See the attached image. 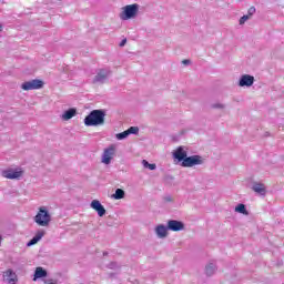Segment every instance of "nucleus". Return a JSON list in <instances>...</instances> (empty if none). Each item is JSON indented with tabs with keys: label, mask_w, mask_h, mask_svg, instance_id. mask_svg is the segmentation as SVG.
I'll return each mask as SVG.
<instances>
[{
	"label": "nucleus",
	"mask_w": 284,
	"mask_h": 284,
	"mask_svg": "<svg viewBox=\"0 0 284 284\" xmlns=\"http://www.w3.org/2000/svg\"><path fill=\"white\" fill-rule=\"evenodd\" d=\"M105 123V112L103 110H93L84 119L87 126L103 125Z\"/></svg>",
	"instance_id": "obj_1"
},
{
	"label": "nucleus",
	"mask_w": 284,
	"mask_h": 284,
	"mask_svg": "<svg viewBox=\"0 0 284 284\" xmlns=\"http://www.w3.org/2000/svg\"><path fill=\"white\" fill-rule=\"evenodd\" d=\"M52 217L45 207H40L38 214L34 217V222L40 225V227H48L50 225Z\"/></svg>",
	"instance_id": "obj_2"
},
{
	"label": "nucleus",
	"mask_w": 284,
	"mask_h": 284,
	"mask_svg": "<svg viewBox=\"0 0 284 284\" xmlns=\"http://www.w3.org/2000/svg\"><path fill=\"white\" fill-rule=\"evenodd\" d=\"M136 14H139V4H128L122 9L120 19H122V21H128L129 19H134Z\"/></svg>",
	"instance_id": "obj_3"
},
{
	"label": "nucleus",
	"mask_w": 284,
	"mask_h": 284,
	"mask_svg": "<svg viewBox=\"0 0 284 284\" xmlns=\"http://www.w3.org/2000/svg\"><path fill=\"white\" fill-rule=\"evenodd\" d=\"M203 159L200 155L186 156L182 162V168H194V165H202Z\"/></svg>",
	"instance_id": "obj_4"
},
{
	"label": "nucleus",
	"mask_w": 284,
	"mask_h": 284,
	"mask_svg": "<svg viewBox=\"0 0 284 284\" xmlns=\"http://www.w3.org/2000/svg\"><path fill=\"white\" fill-rule=\"evenodd\" d=\"M1 174H2L3 179L14 180V179L22 178L23 171L21 169H7V170L2 171Z\"/></svg>",
	"instance_id": "obj_5"
},
{
	"label": "nucleus",
	"mask_w": 284,
	"mask_h": 284,
	"mask_svg": "<svg viewBox=\"0 0 284 284\" xmlns=\"http://www.w3.org/2000/svg\"><path fill=\"white\" fill-rule=\"evenodd\" d=\"M22 90L30 91V90H41L43 88V81L42 80H31L22 83L21 85Z\"/></svg>",
	"instance_id": "obj_6"
},
{
	"label": "nucleus",
	"mask_w": 284,
	"mask_h": 284,
	"mask_svg": "<svg viewBox=\"0 0 284 284\" xmlns=\"http://www.w3.org/2000/svg\"><path fill=\"white\" fill-rule=\"evenodd\" d=\"M116 153V148L114 145H110L106 148L102 155V163L105 165H110L112 159H114V154Z\"/></svg>",
	"instance_id": "obj_7"
},
{
	"label": "nucleus",
	"mask_w": 284,
	"mask_h": 284,
	"mask_svg": "<svg viewBox=\"0 0 284 284\" xmlns=\"http://www.w3.org/2000/svg\"><path fill=\"white\" fill-rule=\"evenodd\" d=\"M108 77H110V70L100 69L93 79V83H105Z\"/></svg>",
	"instance_id": "obj_8"
},
{
	"label": "nucleus",
	"mask_w": 284,
	"mask_h": 284,
	"mask_svg": "<svg viewBox=\"0 0 284 284\" xmlns=\"http://www.w3.org/2000/svg\"><path fill=\"white\" fill-rule=\"evenodd\" d=\"M239 85L241 88H251V85H254V77L250 75V74H244L242 75V78L240 79Z\"/></svg>",
	"instance_id": "obj_9"
},
{
	"label": "nucleus",
	"mask_w": 284,
	"mask_h": 284,
	"mask_svg": "<svg viewBox=\"0 0 284 284\" xmlns=\"http://www.w3.org/2000/svg\"><path fill=\"white\" fill-rule=\"evenodd\" d=\"M185 225L183 222H179L176 220H170L168 222V229L172 232H181V230H184Z\"/></svg>",
	"instance_id": "obj_10"
},
{
	"label": "nucleus",
	"mask_w": 284,
	"mask_h": 284,
	"mask_svg": "<svg viewBox=\"0 0 284 284\" xmlns=\"http://www.w3.org/2000/svg\"><path fill=\"white\" fill-rule=\"evenodd\" d=\"M92 210H95L98 212L99 216H105V207L101 205V202L99 200H93L91 202Z\"/></svg>",
	"instance_id": "obj_11"
},
{
	"label": "nucleus",
	"mask_w": 284,
	"mask_h": 284,
	"mask_svg": "<svg viewBox=\"0 0 284 284\" xmlns=\"http://www.w3.org/2000/svg\"><path fill=\"white\" fill-rule=\"evenodd\" d=\"M3 278L4 281H7V283L9 284H16L17 281H19L17 278V273H14L12 270H7L3 274Z\"/></svg>",
	"instance_id": "obj_12"
},
{
	"label": "nucleus",
	"mask_w": 284,
	"mask_h": 284,
	"mask_svg": "<svg viewBox=\"0 0 284 284\" xmlns=\"http://www.w3.org/2000/svg\"><path fill=\"white\" fill-rule=\"evenodd\" d=\"M173 156L183 163V161L187 159V152L183 150V146H179L173 153Z\"/></svg>",
	"instance_id": "obj_13"
},
{
	"label": "nucleus",
	"mask_w": 284,
	"mask_h": 284,
	"mask_svg": "<svg viewBox=\"0 0 284 284\" xmlns=\"http://www.w3.org/2000/svg\"><path fill=\"white\" fill-rule=\"evenodd\" d=\"M43 236H45V231H38L36 236H33L29 242H28V247L32 246V245H37L41 239H43Z\"/></svg>",
	"instance_id": "obj_14"
},
{
	"label": "nucleus",
	"mask_w": 284,
	"mask_h": 284,
	"mask_svg": "<svg viewBox=\"0 0 284 284\" xmlns=\"http://www.w3.org/2000/svg\"><path fill=\"white\" fill-rule=\"evenodd\" d=\"M253 192L256 194H261L262 196H265V184L255 182L252 186Z\"/></svg>",
	"instance_id": "obj_15"
},
{
	"label": "nucleus",
	"mask_w": 284,
	"mask_h": 284,
	"mask_svg": "<svg viewBox=\"0 0 284 284\" xmlns=\"http://www.w3.org/2000/svg\"><path fill=\"white\" fill-rule=\"evenodd\" d=\"M45 276H48V271L39 266L36 268L33 281H37V278H45Z\"/></svg>",
	"instance_id": "obj_16"
},
{
	"label": "nucleus",
	"mask_w": 284,
	"mask_h": 284,
	"mask_svg": "<svg viewBox=\"0 0 284 284\" xmlns=\"http://www.w3.org/2000/svg\"><path fill=\"white\" fill-rule=\"evenodd\" d=\"M155 232L158 234V236L160 239H165V236H168V227L163 226V225H159L156 229H155Z\"/></svg>",
	"instance_id": "obj_17"
},
{
	"label": "nucleus",
	"mask_w": 284,
	"mask_h": 284,
	"mask_svg": "<svg viewBox=\"0 0 284 284\" xmlns=\"http://www.w3.org/2000/svg\"><path fill=\"white\" fill-rule=\"evenodd\" d=\"M77 115V109H69L68 111L64 112L62 115L63 121H70L73 116Z\"/></svg>",
	"instance_id": "obj_18"
},
{
	"label": "nucleus",
	"mask_w": 284,
	"mask_h": 284,
	"mask_svg": "<svg viewBox=\"0 0 284 284\" xmlns=\"http://www.w3.org/2000/svg\"><path fill=\"white\" fill-rule=\"evenodd\" d=\"M112 199H115V201L125 199V191H123L122 189H116L115 193L112 195Z\"/></svg>",
	"instance_id": "obj_19"
},
{
	"label": "nucleus",
	"mask_w": 284,
	"mask_h": 284,
	"mask_svg": "<svg viewBox=\"0 0 284 284\" xmlns=\"http://www.w3.org/2000/svg\"><path fill=\"white\" fill-rule=\"evenodd\" d=\"M235 212H239V214H244V216H247L250 212H247V209H245V204H239L235 207Z\"/></svg>",
	"instance_id": "obj_20"
},
{
	"label": "nucleus",
	"mask_w": 284,
	"mask_h": 284,
	"mask_svg": "<svg viewBox=\"0 0 284 284\" xmlns=\"http://www.w3.org/2000/svg\"><path fill=\"white\" fill-rule=\"evenodd\" d=\"M128 136H130V133L128 132V130L124 131V132H122V133H118V134H116V139H118L119 141H123V139H128Z\"/></svg>",
	"instance_id": "obj_21"
},
{
	"label": "nucleus",
	"mask_w": 284,
	"mask_h": 284,
	"mask_svg": "<svg viewBox=\"0 0 284 284\" xmlns=\"http://www.w3.org/2000/svg\"><path fill=\"white\" fill-rule=\"evenodd\" d=\"M142 164L144 168H148L149 170H156V164H150L148 160H143Z\"/></svg>",
	"instance_id": "obj_22"
},
{
	"label": "nucleus",
	"mask_w": 284,
	"mask_h": 284,
	"mask_svg": "<svg viewBox=\"0 0 284 284\" xmlns=\"http://www.w3.org/2000/svg\"><path fill=\"white\" fill-rule=\"evenodd\" d=\"M207 276H212V274H214V265L213 264H209L206 266V270H205Z\"/></svg>",
	"instance_id": "obj_23"
},
{
	"label": "nucleus",
	"mask_w": 284,
	"mask_h": 284,
	"mask_svg": "<svg viewBox=\"0 0 284 284\" xmlns=\"http://www.w3.org/2000/svg\"><path fill=\"white\" fill-rule=\"evenodd\" d=\"M129 134H139V128L138 126H131L126 130Z\"/></svg>",
	"instance_id": "obj_24"
},
{
	"label": "nucleus",
	"mask_w": 284,
	"mask_h": 284,
	"mask_svg": "<svg viewBox=\"0 0 284 284\" xmlns=\"http://www.w3.org/2000/svg\"><path fill=\"white\" fill-rule=\"evenodd\" d=\"M250 19V16L246 14V16H243L241 19H240V26H243V23H245V21H247Z\"/></svg>",
	"instance_id": "obj_25"
},
{
	"label": "nucleus",
	"mask_w": 284,
	"mask_h": 284,
	"mask_svg": "<svg viewBox=\"0 0 284 284\" xmlns=\"http://www.w3.org/2000/svg\"><path fill=\"white\" fill-rule=\"evenodd\" d=\"M256 12V8H254V7H251L250 9H248V17H252L254 13Z\"/></svg>",
	"instance_id": "obj_26"
},
{
	"label": "nucleus",
	"mask_w": 284,
	"mask_h": 284,
	"mask_svg": "<svg viewBox=\"0 0 284 284\" xmlns=\"http://www.w3.org/2000/svg\"><path fill=\"white\" fill-rule=\"evenodd\" d=\"M125 43H128V40L126 39H123L120 43V48H123V45H125Z\"/></svg>",
	"instance_id": "obj_27"
},
{
	"label": "nucleus",
	"mask_w": 284,
	"mask_h": 284,
	"mask_svg": "<svg viewBox=\"0 0 284 284\" xmlns=\"http://www.w3.org/2000/svg\"><path fill=\"white\" fill-rule=\"evenodd\" d=\"M182 63H183L184 65H190V60H183Z\"/></svg>",
	"instance_id": "obj_28"
},
{
	"label": "nucleus",
	"mask_w": 284,
	"mask_h": 284,
	"mask_svg": "<svg viewBox=\"0 0 284 284\" xmlns=\"http://www.w3.org/2000/svg\"><path fill=\"white\" fill-rule=\"evenodd\" d=\"M214 108H223L221 104H215Z\"/></svg>",
	"instance_id": "obj_29"
},
{
	"label": "nucleus",
	"mask_w": 284,
	"mask_h": 284,
	"mask_svg": "<svg viewBox=\"0 0 284 284\" xmlns=\"http://www.w3.org/2000/svg\"><path fill=\"white\" fill-rule=\"evenodd\" d=\"M48 284H57V282H49Z\"/></svg>",
	"instance_id": "obj_30"
}]
</instances>
